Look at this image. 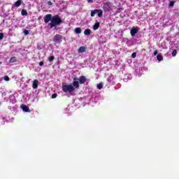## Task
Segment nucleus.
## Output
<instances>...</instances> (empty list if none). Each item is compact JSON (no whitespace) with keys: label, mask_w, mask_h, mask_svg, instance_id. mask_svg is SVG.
I'll list each match as a JSON object with an SVG mask.
<instances>
[{"label":"nucleus","mask_w":179,"mask_h":179,"mask_svg":"<svg viewBox=\"0 0 179 179\" xmlns=\"http://www.w3.org/2000/svg\"><path fill=\"white\" fill-rule=\"evenodd\" d=\"M97 89H99V90H101V89H103V84L102 83H99L97 85Z\"/></svg>","instance_id":"nucleus-22"},{"label":"nucleus","mask_w":179,"mask_h":179,"mask_svg":"<svg viewBox=\"0 0 179 179\" xmlns=\"http://www.w3.org/2000/svg\"><path fill=\"white\" fill-rule=\"evenodd\" d=\"M157 59L158 61H163V56H162L161 55H157Z\"/></svg>","instance_id":"nucleus-20"},{"label":"nucleus","mask_w":179,"mask_h":179,"mask_svg":"<svg viewBox=\"0 0 179 179\" xmlns=\"http://www.w3.org/2000/svg\"><path fill=\"white\" fill-rule=\"evenodd\" d=\"M4 80H6V82H9V76H4Z\"/></svg>","instance_id":"nucleus-25"},{"label":"nucleus","mask_w":179,"mask_h":179,"mask_svg":"<svg viewBox=\"0 0 179 179\" xmlns=\"http://www.w3.org/2000/svg\"><path fill=\"white\" fill-rule=\"evenodd\" d=\"M45 23H50V22L52 21V15L48 14L44 16L43 17Z\"/></svg>","instance_id":"nucleus-5"},{"label":"nucleus","mask_w":179,"mask_h":179,"mask_svg":"<svg viewBox=\"0 0 179 179\" xmlns=\"http://www.w3.org/2000/svg\"><path fill=\"white\" fill-rule=\"evenodd\" d=\"M62 23V18L59 15H55L52 17V22L48 24V27L52 29L55 26H59Z\"/></svg>","instance_id":"nucleus-1"},{"label":"nucleus","mask_w":179,"mask_h":179,"mask_svg":"<svg viewBox=\"0 0 179 179\" xmlns=\"http://www.w3.org/2000/svg\"><path fill=\"white\" fill-rule=\"evenodd\" d=\"M139 31V28L134 27L131 31L130 34L132 37L135 36L136 34Z\"/></svg>","instance_id":"nucleus-6"},{"label":"nucleus","mask_w":179,"mask_h":179,"mask_svg":"<svg viewBox=\"0 0 179 179\" xmlns=\"http://www.w3.org/2000/svg\"><path fill=\"white\" fill-rule=\"evenodd\" d=\"M99 27H100V23L99 22H96L94 26H93V29L94 30H98Z\"/></svg>","instance_id":"nucleus-12"},{"label":"nucleus","mask_w":179,"mask_h":179,"mask_svg":"<svg viewBox=\"0 0 179 179\" xmlns=\"http://www.w3.org/2000/svg\"><path fill=\"white\" fill-rule=\"evenodd\" d=\"M53 41L54 43H56V44H59V43H62V36L60 34H56L53 37Z\"/></svg>","instance_id":"nucleus-3"},{"label":"nucleus","mask_w":179,"mask_h":179,"mask_svg":"<svg viewBox=\"0 0 179 179\" xmlns=\"http://www.w3.org/2000/svg\"><path fill=\"white\" fill-rule=\"evenodd\" d=\"M22 2H23L22 0H17V1L15 3V8H19V6H20V5H22Z\"/></svg>","instance_id":"nucleus-13"},{"label":"nucleus","mask_w":179,"mask_h":179,"mask_svg":"<svg viewBox=\"0 0 179 179\" xmlns=\"http://www.w3.org/2000/svg\"><path fill=\"white\" fill-rule=\"evenodd\" d=\"M55 59V57H54V55L48 57L50 62H52V61H54Z\"/></svg>","instance_id":"nucleus-21"},{"label":"nucleus","mask_w":179,"mask_h":179,"mask_svg":"<svg viewBox=\"0 0 179 179\" xmlns=\"http://www.w3.org/2000/svg\"><path fill=\"white\" fill-rule=\"evenodd\" d=\"M92 33V31L90 29H85L84 31V34L85 36H90V34Z\"/></svg>","instance_id":"nucleus-17"},{"label":"nucleus","mask_w":179,"mask_h":179,"mask_svg":"<svg viewBox=\"0 0 179 179\" xmlns=\"http://www.w3.org/2000/svg\"><path fill=\"white\" fill-rule=\"evenodd\" d=\"M43 65H44V62H39V66H43Z\"/></svg>","instance_id":"nucleus-32"},{"label":"nucleus","mask_w":179,"mask_h":179,"mask_svg":"<svg viewBox=\"0 0 179 179\" xmlns=\"http://www.w3.org/2000/svg\"><path fill=\"white\" fill-rule=\"evenodd\" d=\"M78 52L82 53V52H86V48L85 46H81L78 48Z\"/></svg>","instance_id":"nucleus-11"},{"label":"nucleus","mask_w":179,"mask_h":179,"mask_svg":"<svg viewBox=\"0 0 179 179\" xmlns=\"http://www.w3.org/2000/svg\"><path fill=\"white\" fill-rule=\"evenodd\" d=\"M57 96H58V94H53L52 95V99H57Z\"/></svg>","instance_id":"nucleus-28"},{"label":"nucleus","mask_w":179,"mask_h":179,"mask_svg":"<svg viewBox=\"0 0 179 179\" xmlns=\"http://www.w3.org/2000/svg\"><path fill=\"white\" fill-rule=\"evenodd\" d=\"M157 52H158L157 50H155V51H154V55H157Z\"/></svg>","instance_id":"nucleus-33"},{"label":"nucleus","mask_w":179,"mask_h":179,"mask_svg":"<svg viewBox=\"0 0 179 179\" xmlns=\"http://www.w3.org/2000/svg\"><path fill=\"white\" fill-rule=\"evenodd\" d=\"M24 34L25 36L29 35V31L27 30V29H24Z\"/></svg>","instance_id":"nucleus-26"},{"label":"nucleus","mask_w":179,"mask_h":179,"mask_svg":"<svg viewBox=\"0 0 179 179\" xmlns=\"http://www.w3.org/2000/svg\"><path fill=\"white\" fill-rule=\"evenodd\" d=\"M62 90L64 93H72V92H74L75 87H73V85H72V84L63 85Z\"/></svg>","instance_id":"nucleus-2"},{"label":"nucleus","mask_w":179,"mask_h":179,"mask_svg":"<svg viewBox=\"0 0 179 179\" xmlns=\"http://www.w3.org/2000/svg\"><path fill=\"white\" fill-rule=\"evenodd\" d=\"M16 61H17L16 57H11V58L10 59L9 63H10V64H13V62H16Z\"/></svg>","instance_id":"nucleus-15"},{"label":"nucleus","mask_w":179,"mask_h":179,"mask_svg":"<svg viewBox=\"0 0 179 179\" xmlns=\"http://www.w3.org/2000/svg\"><path fill=\"white\" fill-rule=\"evenodd\" d=\"M176 55H177V50L175 49L172 52V57H176Z\"/></svg>","instance_id":"nucleus-24"},{"label":"nucleus","mask_w":179,"mask_h":179,"mask_svg":"<svg viewBox=\"0 0 179 179\" xmlns=\"http://www.w3.org/2000/svg\"><path fill=\"white\" fill-rule=\"evenodd\" d=\"M102 8L104 12H109V10H111V6L108 2L103 3Z\"/></svg>","instance_id":"nucleus-4"},{"label":"nucleus","mask_w":179,"mask_h":179,"mask_svg":"<svg viewBox=\"0 0 179 179\" xmlns=\"http://www.w3.org/2000/svg\"><path fill=\"white\" fill-rule=\"evenodd\" d=\"M131 58H136V52H133L131 54Z\"/></svg>","instance_id":"nucleus-27"},{"label":"nucleus","mask_w":179,"mask_h":179,"mask_svg":"<svg viewBox=\"0 0 179 179\" xmlns=\"http://www.w3.org/2000/svg\"><path fill=\"white\" fill-rule=\"evenodd\" d=\"M21 14L22 16H27V10H26L25 9L22 10Z\"/></svg>","instance_id":"nucleus-18"},{"label":"nucleus","mask_w":179,"mask_h":179,"mask_svg":"<svg viewBox=\"0 0 179 179\" xmlns=\"http://www.w3.org/2000/svg\"><path fill=\"white\" fill-rule=\"evenodd\" d=\"M0 106H1V102H0Z\"/></svg>","instance_id":"nucleus-36"},{"label":"nucleus","mask_w":179,"mask_h":179,"mask_svg":"<svg viewBox=\"0 0 179 179\" xmlns=\"http://www.w3.org/2000/svg\"><path fill=\"white\" fill-rule=\"evenodd\" d=\"M73 82H78V80H79V78L75 77L73 79Z\"/></svg>","instance_id":"nucleus-31"},{"label":"nucleus","mask_w":179,"mask_h":179,"mask_svg":"<svg viewBox=\"0 0 179 179\" xmlns=\"http://www.w3.org/2000/svg\"><path fill=\"white\" fill-rule=\"evenodd\" d=\"M48 5H49V6H52L53 3L51 2V1H48Z\"/></svg>","instance_id":"nucleus-30"},{"label":"nucleus","mask_w":179,"mask_h":179,"mask_svg":"<svg viewBox=\"0 0 179 179\" xmlns=\"http://www.w3.org/2000/svg\"><path fill=\"white\" fill-rule=\"evenodd\" d=\"M1 64H2L1 62H0V65H1Z\"/></svg>","instance_id":"nucleus-35"},{"label":"nucleus","mask_w":179,"mask_h":179,"mask_svg":"<svg viewBox=\"0 0 179 179\" xmlns=\"http://www.w3.org/2000/svg\"><path fill=\"white\" fill-rule=\"evenodd\" d=\"M33 89H37L38 87V80H34L32 85Z\"/></svg>","instance_id":"nucleus-10"},{"label":"nucleus","mask_w":179,"mask_h":179,"mask_svg":"<svg viewBox=\"0 0 179 179\" xmlns=\"http://www.w3.org/2000/svg\"><path fill=\"white\" fill-rule=\"evenodd\" d=\"M87 2H89V3L93 2V0H87Z\"/></svg>","instance_id":"nucleus-34"},{"label":"nucleus","mask_w":179,"mask_h":179,"mask_svg":"<svg viewBox=\"0 0 179 179\" xmlns=\"http://www.w3.org/2000/svg\"><path fill=\"white\" fill-rule=\"evenodd\" d=\"M75 31L76 34H80L82 33V29L80 27H77L75 29Z\"/></svg>","instance_id":"nucleus-16"},{"label":"nucleus","mask_w":179,"mask_h":179,"mask_svg":"<svg viewBox=\"0 0 179 179\" xmlns=\"http://www.w3.org/2000/svg\"><path fill=\"white\" fill-rule=\"evenodd\" d=\"M21 108L24 113H30V109L29 108V106L24 104L21 105Z\"/></svg>","instance_id":"nucleus-8"},{"label":"nucleus","mask_w":179,"mask_h":179,"mask_svg":"<svg viewBox=\"0 0 179 179\" xmlns=\"http://www.w3.org/2000/svg\"><path fill=\"white\" fill-rule=\"evenodd\" d=\"M174 3H176V1H170L169 3V8H173V6H174Z\"/></svg>","instance_id":"nucleus-23"},{"label":"nucleus","mask_w":179,"mask_h":179,"mask_svg":"<svg viewBox=\"0 0 179 179\" xmlns=\"http://www.w3.org/2000/svg\"><path fill=\"white\" fill-rule=\"evenodd\" d=\"M78 80H79L78 83H80V85H83V84L86 83L87 78H86V76H81L79 77Z\"/></svg>","instance_id":"nucleus-7"},{"label":"nucleus","mask_w":179,"mask_h":179,"mask_svg":"<svg viewBox=\"0 0 179 179\" xmlns=\"http://www.w3.org/2000/svg\"><path fill=\"white\" fill-rule=\"evenodd\" d=\"M3 39V33H0V41Z\"/></svg>","instance_id":"nucleus-29"},{"label":"nucleus","mask_w":179,"mask_h":179,"mask_svg":"<svg viewBox=\"0 0 179 179\" xmlns=\"http://www.w3.org/2000/svg\"><path fill=\"white\" fill-rule=\"evenodd\" d=\"M97 13H98L99 17H101V16H103V10H102L98 9Z\"/></svg>","instance_id":"nucleus-19"},{"label":"nucleus","mask_w":179,"mask_h":179,"mask_svg":"<svg viewBox=\"0 0 179 179\" xmlns=\"http://www.w3.org/2000/svg\"><path fill=\"white\" fill-rule=\"evenodd\" d=\"M99 12V9H95L91 11L92 17H94V15Z\"/></svg>","instance_id":"nucleus-14"},{"label":"nucleus","mask_w":179,"mask_h":179,"mask_svg":"<svg viewBox=\"0 0 179 179\" xmlns=\"http://www.w3.org/2000/svg\"><path fill=\"white\" fill-rule=\"evenodd\" d=\"M79 84H80L79 81H73L71 85H72L73 87H74V89L75 88L79 89V87H80V85Z\"/></svg>","instance_id":"nucleus-9"}]
</instances>
